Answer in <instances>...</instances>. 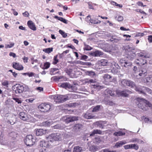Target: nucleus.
Listing matches in <instances>:
<instances>
[{"mask_svg":"<svg viewBox=\"0 0 152 152\" xmlns=\"http://www.w3.org/2000/svg\"><path fill=\"white\" fill-rule=\"evenodd\" d=\"M19 115L20 118L23 121H26L28 120L29 117L24 112H20Z\"/></svg>","mask_w":152,"mask_h":152,"instance_id":"nucleus-16","label":"nucleus"},{"mask_svg":"<svg viewBox=\"0 0 152 152\" xmlns=\"http://www.w3.org/2000/svg\"><path fill=\"white\" fill-rule=\"evenodd\" d=\"M135 86V84L131 80H129L127 87L133 88Z\"/></svg>","mask_w":152,"mask_h":152,"instance_id":"nucleus-31","label":"nucleus"},{"mask_svg":"<svg viewBox=\"0 0 152 152\" xmlns=\"http://www.w3.org/2000/svg\"><path fill=\"white\" fill-rule=\"evenodd\" d=\"M108 64V61L107 60H102L101 61L100 64L102 66H107Z\"/></svg>","mask_w":152,"mask_h":152,"instance_id":"nucleus-36","label":"nucleus"},{"mask_svg":"<svg viewBox=\"0 0 152 152\" xmlns=\"http://www.w3.org/2000/svg\"><path fill=\"white\" fill-rule=\"evenodd\" d=\"M83 150L81 147L79 146H75L73 149V152H82Z\"/></svg>","mask_w":152,"mask_h":152,"instance_id":"nucleus-28","label":"nucleus"},{"mask_svg":"<svg viewBox=\"0 0 152 152\" xmlns=\"http://www.w3.org/2000/svg\"><path fill=\"white\" fill-rule=\"evenodd\" d=\"M8 122L11 125H12L15 123V119L14 120L11 119L8 121Z\"/></svg>","mask_w":152,"mask_h":152,"instance_id":"nucleus-53","label":"nucleus"},{"mask_svg":"<svg viewBox=\"0 0 152 152\" xmlns=\"http://www.w3.org/2000/svg\"><path fill=\"white\" fill-rule=\"evenodd\" d=\"M36 140L31 135H28L26 137L24 142L27 146H32L34 144Z\"/></svg>","mask_w":152,"mask_h":152,"instance_id":"nucleus-3","label":"nucleus"},{"mask_svg":"<svg viewBox=\"0 0 152 152\" xmlns=\"http://www.w3.org/2000/svg\"><path fill=\"white\" fill-rule=\"evenodd\" d=\"M107 92L108 94H109L111 96H113L114 95L113 93L111 90H107Z\"/></svg>","mask_w":152,"mask_h":152,"instance_id":"nucleus-62","label":"nucleus"},{"mask_svg":"<svg viewBox=\"0 0 152 152\" xmlns=\"http://www.w3.org/2000/svg\"><path fill=\"white\" fill-rule=\"evenodd\" d=\"M119 62L121 66L128 69L130 68L132 65V63L131 62L123 58L121 59L119 61Z\"/></svg>","mask_w":152,"mask_h":152,"instance_id":"nucleus-6","label":"nucleus"},{"mask_svg":"<svg viewBox=\"0 0 152 152\" xmlns=\"http://www.w3.org/2000/svg\"><path fill=\"white\" fill-rule=\"evenodd\" d=\"M95 141L98 143H99L101 142V139L99 137H96L95 139Z\"/></svg>","mask_w":152,"mask_h":152,"instance_id":"nucleus-56","label":"nucleus"},{"mask_svg":"<svg viewBox=\"0 0 152 152\" xmlns=\"http://www.w3.org/2000/svg\"><path fill=\"white\" fill-rule=\"evenodd\" d=\"M53 50V48H48L43 49V51L46 53H49Z\"/></svg>","mask_w":152,"mask_h":152,"instance_id":"nucleus-39","label":"nucleus"},{"mask_svg":"<svg viewBox=\"0 0 152 152\" xmlns=\"http://www.w3.org/2000/svg\"><path fill=\"white\" fill-rule=\"evenodd\" d=\"M134 87H135V90L136 91L138 92L139 93L143 94L144 90L143 89V88L144 87V86H135Z\"/></svg>","mask_w":152,"mask_h":152,"instance_id":"nucleus-22","label":"nucleus"},{"mask_svg":"<svg viewBox=\"0 0 152 152\" xmlns=\"http://www.w3.org/2000/svg\"><path fill=\"white\" fill-rule=\"evenodd\" d=\"M52 98L53 99L54 102L56 103H63L69 99V98L67 94L65 95H55L52 96Z\"/></svg>","mask_w":152,"mask_h":152,"instance_id":"nucleus-1","label":"nucleus"},{"mask_svg":"<svg viewBox=\"0 0 152 152\" xmlns=\"http://www.w3.org/2000/svg\"><path fill=\"white\" fill-rule=\"evenodd\" d=\"M142 99H144L140 98H137V101L139 102V103L137 104V106L139 108L144 111H146L148 110V108L146 107H145L144 102L143 101Z\"/></svg>","mask_w":152,"mask_h":152,"instance_id":"nucleus-10","label":"nucleus"},{"mask_svg":"<svg viewBox=\"0 0 152 152\" xmlns=\"http://www.w3.org/2000/svg\"><path fill=\"white\" fill-rule=\"evenodd\" d=\"M27 24L28 27L33 31L36 30V27L35 26L34 23L31 21L29 20L27 22Z\"/></svg>","mask_w":152,"mask_h":152,"instance_id":"nucleus-17","label":"nucleus"},{"mask_svg":"<svg viewBox=\"0 0 152 152\" xmlns=\"http://www.w3.org/2000/svg\"><path fill=\"white\" fill-rule=\"evenodd\" d=\"M135 62L137 64L140 66L145 65L147 63L146 60L142 58L136 59L135 61Z\"/></svg>","mask_w":152,"mask_h":152,"instance_id":"nucleus-11","label":"nucleus"},{"mask_svg":"<svg viewBox=\"0 0 152 152\" xmlns=\"http://www.w3.org/2000/svg\"><path fill=\"white\" fill-rule=\"evenodd\" d=\"M59 69L57 68H52L50 69V74L51 75H55L56 74H59V72L58 71L54 73V72L58 70Z\"/></svg>","mask_w":152,"mask_h":152,"instance_id":"nucleus-32","label":"nucleus"},{"mask_svg":"<svg viewBox=\"0 0 152 152\" xmlns=\"http://www.w3.org/2000/svg\"><path fill=\"white\" fill-rule=\"evenodd\" d=\"M102 131L98 129L94 130L90 134V136H94L95 134H102Z\"/></svg>","mask_w":152,"mask_h":152,"instance_id":"nucleus-27","label":"nucleus"},{"mask_svg":"<svg viewBox=\"0 0 152 152\" xmlns=\"http://www.w3.org/2000/svg\"><path fill=\"white\" fill-rule=\"evenodd\" d=\"M88 58V56L86 55H83L82 56H81V58H80L81 60H86Z\"/></svg>","mask_w":152,"mask_h":152,"instance_id":"nucleus-58","label":"nucleus"},{"mask_svg":"<svg viewBox=\"0 0 152 152\" xmlns=\"http://www.w3.org/2000/svg\"><path fill=\"white\" fill-rule=\"evenodd\" d=\"M126 143L127 142L126 140H122L116 142L115 145V146L117 148H118Z\"/></svg>","mask_w":152,"mask_h":152,"instance_id":"nucleus-26","label":"nucleus"},{"mask_svg":"<svg viewBox=\"0 0 152 152\" xmlns=\"http://www.w3.org/2000/svg\"><path fill=\"white\" fill-rule=\"evenodd\" d=\"M125 132H124L121 131H119L115 132L113 134L114 135L116 136H122L125 135Z\"/></svg>","mask_w":152,"mask_h":152,"instance_id":"nucleus-30","label":"nucleus"},{"mask_svg":"<svg viewBox=\"0 0 152 152\" xmlns=\"http://www.w3.org/2000/svg\"><path fill=\"white\" fill-rule=\"evenodd\" d=\"M130 149L133 148L136 150H137L139 148V146L137 145L136 144H130Z\"/></svg>","mask_w":152,"mask_h":152,"instance_id":"nucleus-42","label":"nucleus"},{"mask_svg":"<svg viewBox=\"0 0 152 152\" xmlns=\"http://www.w3.org/2000/svg\"><path fill=\"white\" fill-rule=\"evenodd\" d=\"M38 108L41 112H46L50 110L51 105L49 104L42 103L38 106Z\"/></svg>","mask_w":152,"mask_h":152,"instance_id":"nucleus-4","label":"nucleus"},{"mask_svg":"<svg viewBox=\"0 0 152 152\" xmlns=\"http://www.w3.org/2000/svg\"><path fill=\"white\" fill-rule=\"evenodd\" d=\"M84 117L87 119H91L93 118V116L90 114H85L84 115Z\"/></svg>","mask_w":152,"mask_h":152,"instance_id":"nucleus-45","label":"nucleus"},{"mask_svg":"<svg viewBox=\"0 0 152 152\" xmlns=\"http://www.w3.org/2000/svg\"><path fill=\"white\" fill-rule=\"evenodd\" d=\"M13 99L16 102H17L18 104H20L22 102L18 98H13Z\"/></svg>","mask_w":152,"mask_h":152,"instance_id":"nucleus-54","label":"nucleus"},{"mask_svg":"<svg viewBox=\"0 0 152 152\" xmlns=\"http://www.w3.org/2000/svg\"><path fill=\"white\" fill-rule=\"evenodd\" d=\"M100 106L99 105H97L94 107L92 110L93 112H96L99 110L100 108Z\"/></svg>","mask_w":152,"mask_h":152,"instance_id":"nucleus-48","label":"nucleus"},{"mask_svg":"<svg viewBox=\"0 0 152 152\" xmlns=\"http://www.w3.org/2000/svg\"><path fill=\"white\" fill-rule=\"evenodd\" d=\"M40 146L41 147L47 148L49 145L48 142H46L44 140H42L40 142Z\"/></svg>","mask_w":152,"mask_h":152,"instance_id":"nucleus-21","label":"nucleus"},{"mask_svg":"<svg viewBox=\"0 0 152 152\" xmlns=\"http://www.w3.org/2000/svg\"><path fill=\"white\" fill-rule=\"evenodd\" d=\"M146 81L148 82H151L152 83V75H151L145 78Z\"/></svg>","mask_w":152,"mask_h":152,"instance_id":"nucleus-47","label":"nucleus"},{"mask_svg":"<svg viewBox=\"0 0 152 152\" xmlns=\"http://www.w3.org/2000/svg\"><path fill=\"white\" fill-rule=\"evenodd\" d=\"M12 67L18 70H21L23 69V66L18 63H13Z\"/></svg>","mask_w":152,"mask_h":152,"instance_id":"nucleus-13","label":"nucleus"},{"mask_svg":"<svg viewBox=\"0 0 152 152\" xmlns=\"http://www.w3.org/2000/svg\"><path fill=\"white\" fill-rule=\"evenodd\" d=\"M89 54L91 56L97 57L102 56L103 55V53L100 51L97 50L90 53Z\"/></svg>","mask_w":152,"mask_h":152,"instance_id":"nucleus-14","label":"nucleus"},{"mask_svg":"<svg viewBox=\"0 0 152 152\" xmlns=\"http://www.w3.org/2000/svg\"><path fill=\"white\" fill-rule=\"evenodd\" d=\"M84 47L83 48L84 50H91L92 48L88 45H87L85 43H84Z\"/></svg>","mask_w":152,"mask_h":152,"instance_id":"nucleus-38","label":"nucleus"},{"mask_svg":"<svg viewBox=\"0 0 152 152\" xmlns=\"http://www.w3.org/2000/svg\"><path fill=\"white\" fill-rule=\"evenodd\" d=\"M14 43H11L10 44L8 45H7L6 46V48H11L12 47L14 46Z\"/></svg>","mask_w":152,"mask_h":152,"instance_id":"nucleus-57","label":"nucleus"},{"mask_svg":"<svg viewBox=\"0 0 152 152\" xmlns=\"http://www.w3.org/2000/svg\"><path fill=\"white\" fill-rule=\"evenodd\" d=\"M12 88L16 94H20L24 91L23 86L19 84H16Z\"/></svg>","mask_w":152,"mask_h":152,"instance_id":"nucleus-7","label":"nucleus"},{"mask_svg":"<svg viewBox=\"0 0 152 152\" xmlns=\"http://www.w3.org/2000/svg\"><path fill=\"white\" fill-rule=\"evenodd\" d=\"M117 95L118 96L123 97H128L129 94L132 93L131 91L128 89H126L123 91L120 90H117L116 91Z\"/></svg>","mask_w":152,"mask_h":152,"instance_id":"nucleus-5","label":"nucleus"},{"mask_svg":"<svg viewBox=\"0 0 152 152\" xmlns=\"http://www.w3.org/2000/svg\"><path fill=\"white\" fill-rule=\"evenodd\" d=\"M59 32L64 38H66L67 36V34L66 33H65L64 31L61 30H60L59 31Z\"/></svg>","mask_w":152,"mask_h":152,"instance_id":"nucleus-46","label":"nucleus"},{"mask_svg":"<svg viewBox=\"0 0 152 152\" xmlns=\"http://www.w3.org/2000/svg\"><path fill=\"white\" fill-rule=\"evenodd\" d=\"M129 80L126 79H121L120 80V84L123 87H127Z\"/></svg>","mask_w":152,"mask_h":152,"instance_id":"nucleus-20","label":"nucleus"},{"mask_svg":"<svg viewBox=\"0 0 152 152\" xmlns=\"http://www.w3.org/2000/svg\"><path fill=\"white\" fill-rule=\"evenodd\" d=\"M126 51L125 57L130 61L132 60L135 57L136 54L134 49L128 46L125 49Z\"/></svg>","mask_w":152,"mask_h":152,"instance_id":"nucleus-2","label":"nucleus"},{"mask_svg":"<svg viewBox=\"0 0 152 152\" xmlns=\"http://www.w3.org/2000/svg\"><path fill=\"white\" fill-rule=\"evenodd\" d=\"M39 152H48V149L41 147L39 150Z\"/></svg>","mask_w":152,"mask_h":152,"instance_id":"nucleus-52","label":"nucleus"},{"mask_svg":"<svg viewBox=\"0 0 152 152\" xmlns=\"http://www.w3.org/2000/svg\"><path fill=\"white\" fill-rule=\"evenodd\" d=\"M54 17L55 18L57 19L58 20L61 22L62 21V20L63 19V18L62 17H58L57 16H55Z\"/></svg>","mask_w":152,"mask_h":152,"instance_id":"nucleus-59","label":"nucleus"},{"mask_svg":"<svg viewBox=\"0 0 152 152\" xmlns=\"http://www.w3.org/2000/svg\"><path fill=\"white\" fill-rule=\"evenodd\" d=\"M145 68H142L141 70V72L139 74V75L140 76H142L143 77H145L147 74V69L148 68V66L147 64L145 65Z\"/></svg>","mask_w":152,"mask_h":152,"instance_id":"nucleus-12","label":"nucleus"},{"mask_svg":"<svg viewBox=\"0 0 152 152\" xmlns=\"http://www.w3.org/2000/svg\"><path fill=\"white\" fill-rule=\"evenodd\" d=\"M106 123L107 122L105 121H99L96 122V125L97 127L102 129L104 128V124Z\"/></svg>","mask_w":152,"mask_h":152,"instance_id":"nucleus-15","label":"nucleus"},{"mask_svg":"<svg viewBox=\"0 0 152 152\" xmlns=\"http://www.w3.org/2000/svg\"><path fill=\"white\" fill-rule=\"evenodd\" d=\"M96 82L95 80H93V79L88 80L87 79L86 82L88 83H94Z\"/></svg>","mask_w":152,"mask_h":152,"instance_id":"nucleus-61","label":"nucleus"},{"mask_svg":"<svg viewBox=\"0 0 152 152\" xmlns=\"http://www.w3.org/2000/svg\"><path fill=\"white\" fill-rule=\"evenodd\" d=\"M52 124V121H47L43 123V125L45 126H49Z\"/></svg>","mask_w":152,"mask_h":152,"instance_id":"nucleus-40","label":"nucleus"},{"mask_svg":"<svg viewBox=\"0 0 152 152\" xmlns=\"http://www.w3.org/2000/svg\"><path fill=\"white\" fill-rule=\"evenodd\" d=\"M104 103L106 105H109L110 106L113 105L114 104V102L111 100L110 99H105Z\"/></svg>","mask_w":152,"mask_h":152,"instance_id":"nucleus-29","label":"nucleus"},{"mask_svg":"<svg viewBox=\"0 0 152 152\" xmlns=\"http://www.w3.org/2000/svg\"><path fill=\"white\" fill-rule=\"evenodd\" d=\"M103 77L105 80H108L111 78L112 77L108 74H105L103 76Z\"/></svg>","mask_w":152,"mask_h":152,"instance_id":"nucleus-49","label":"nucleus"},{"mask_svg":"<svg viewBox=\"0 0 152 152\" xmlns=\"http://www.w3.org/2000/svg\"><path fill=\"white\" fill-rule=\"evenodd\" d=\"M135 11H136L137 12H139L141 13L145 14V15H146V13L144 11L141 10L137 9L135 10Z\"/></svg>","mask_w":152,"mask_h":152,"instance_id":"nucleus-60","label":"nucleus"},{"mask_svg":"<svg viewBox=\"0 0 152 152\" xmlns=\"http://www.w3.org/2000/svg\"><path fill=\"white\" fill-rule=\"evenodd\" d=\"M130 142L134 143L137 142L139 143H141L142 142H143V141H142V140L139 139H138L136 138L132 139L131 140Z\"/></svg>","mask_w":152,"mask_h":152,"instance_id":"nucleus-33","label":"nucleus"},{"mask_svg":"<svg viewBox=\"0 0 152 152\" xmlns=\"http://www.w3.org/2000/svg\"><path fill=\"white\" fill-rule=\"evenodd\" d=\"M46 130H44L42 129H37L36 131V135L37 136H41L43 134L46 133Z\"/></svg>","mask_w":152,"mask_h":152,"instance_id":"nucleus-18","label":"nucleus"},{"mask_svg":"<svg viewBox=\"0 0 152 152\" xmlns=\"http://www.w3.org/2000/svg\"><path fill=\"white\" fill-rule=\"evenodd\" d=\"M86 74L87 75L94 78H96L97 76L96 74L92 71H88L86 72Z\"/></svg>","mask_w":152,"mask_h":152,"instance_id":"nucleus-25","label":"nucleus"},{"mask_svg":"<svg viewBox=\"0 0 152 152\" xmlns=\"http://www.w3.org/2000/svg\"><path fill=\"white\" fill-rule=\"evenodd\" d=\"M142 100H143V101L144 102V106L145 107H146L148 108V107H151L152 105L149 102L144 99H142Z\"/></svg>","mask_w":152,"mask_h":152,"instance_id":"nucleus-35","label":"nucleus"},{"mask_svg":"<svg viewBox=\"0 0 152 152\" xmlns=\"http://www.w3.org/2000/svg\"><path fill=\"white\" fill-rule=\"evenodd\" d=\"M82 127L83 126L81 124H75L73 126V129L75 131L77 132L80 131Z\"/></svg>","mask_w":152,"mask_h":152,"instance_id":"nucleus-23","label":"nucleus"},{"mask_svg":"<svg viewBox=\"0 0 152 152\" xmlns=\"http://www.w3.org/2000/svg\"><path fill=\"white\" fill-rule=\"evenodd\" d=\"M103 152H115V151H110L109 149L107 148H105L103 150Z\"/></svg>","mask_w":152,"mask_h":152,"instance_id":"nucleus-64","label":"nucleus"},{"mask_svg":"<svg viewBox=\"0 0 152 152\" xmlns=\"http://www.w3.org/2000/svg\"><path fill=\"white\" fill-rule=\"evenodd\" d=\"M142 53H143L142 52H141L140 53H138V56L139 57L144 58H149V57L147 55L142 54Z\"/></svg>","mask_w":152,"mask_h":152,"instance_id":"nucleus-44","label":"nucleus"},{"mask_svg":"<svg viewBox=\"0 0 152 152\" xmlns=\"http://www.w3.org/2000/svg\"><path fill=\"white\" fill-rule=\"evenodd\" d=\"M9 84V81L6 80L2 83V85L4 86H6L7 87H8Z\"/></svg>","mask_w":152,"mask_h":152,"instance_id":"nucleus-50","label":"nucleus"},{"mask_svg":"<svg viewBox=\"0 0 152 152\" xmlns=\"http://www.w3.org/2000/svg\"><path fill=\"white\" fill-rule=\"evenodd\" d=\"M111 72L114 74H115L118 72V70L116 69H113L111 70Z\"/></svg>","mask_w":152,"mask_h":152,"instance_id":"nucleus-63","label":"nucleus"},{"mask_svg":"<svg viewBox=\"0 0 152 152\" xmlns=\"http://www.w3.org/2000/svg\"><path fill=\"white\" fill-rule=\"evenodd\" d=\"M57 55H56L54 57V61L53 62V63L54 64H56L57 63V62H58V60L57 59Z\"/></svg>","mask_w":152,"mask_h":152,"instance_id":"nucleus-55","label":"nucleus"},{"mask_svg":"<svg viewBox=\"0 0 152 152\" xmlns=\"http://www.w3.org/2000/svg\"><path fill=\"white\" fill-rule=\"evenodd\" d=\"M91 150L93 152H95L98 150V147L96 146L92 145L90 147Z\"/></svg>","mask_w":152,"mask_h":152,"instance_id":"nucleus-41","label":"nucleus"},{"mask_svg":"<svg viewBox=\"0 0 152 152\" xmlns=\"http://www.w3.org/2000/svg\"><path fill=\"white\" fill-rule=\"evenodd\" d=\"M78 117L75 116H66L64 117L65 122L67 124L78 120Z\"/></svg>","mask_w":152,"mask_h":152,"instance_id":"nucleus-9","label":"nucleus"},{"mask_svg":"<svg viewBox=\"0 0 152 152\" xmlns=\"http://www.w3.org/2000/svg\"><path fill=\"white\" fill-rule=\"evenodd\" d=\"M50 65V63L48 62H46L44 64L43 69H47L48 68Z\"/></svg>","mask_w":152,"mask_h":152,"instance_id":"nucleus-43","label":"nucleus"},{"mask_svg":"<svg viewBox=\"0 0 152 152\" xmlns=\"http://www.w3.org/2000/svg\"><path fill=\"white\" fill-rule=\"evenodd\" d=\"M144 90V93L143 94H145V92H148L149 94H151L152 93V91L151 90L150 88L145 87H144L143 88Z\"/></svg>","mask_w":152,"mask_h":152,"instance_id":"nucleus-37","label":"nucleus"},{"mask_svg":"<svg viewBox=\"0 0 152 152\" xmlns=\"http://www.w3.org/2000/svg\"><path fill=\"white\" fill-rule=\"evenodd\" d=\"M115 19L116 20H117L118 21H121L123 20L124 18L123 16L119 15L118 16L117 19L116 17L115 18Z\"/></svg>","mask_w":152,"mask_h":152,"instance_id":"nucleus-51","label":"nucleus"},{"mask_svg":"<svg viewBox=\"0 0 152 152\" xmlns=\"http://www.w3.org/2000/svg\"><path fill=\"white\" fill-rule=\"evenodd\" d=\"M61 135L59 133H52L48 136V138L50 139V142H52L54 140L58 141L61 139Z\"/></svg>","mask_w":152,"mask_h":152,"instance_id":"nucleus-8","label":"nucleus"},{"mask_svg":"<svg viewBox=\"0 0 152 152\" xmlns=\"http://www.w3.org/2000/svg\"><path fill=\"white\" fill-rule=\"evenodd\" d=\"M120 40V38H119L116 37H112L110 39V41L111 42H113V43L117 42Z\"/></svg>","mask_w":152,"mask_h":152,"instance_id":"nucleus-34","label":"nucleus"},{"mask_svg":"<svg viewBox=\"0 0 152 152\" xmlns=\"http://www.w3.org/2000/svg\"><path fill=\"white\" fill-rule=\"evenodd\" d=\"M54 129H62L65 128L64 125L63 124H59L52 126Z\"/></svg>","mask_w":152,"mask_h":152,"instance_id":"nucleus-24","label":"nucleus"},{"mask_svg":"<svg viewBox=\"0 0 152 152\" xmlns=\"http://www.w3.org/2000/svg\"><path fill=\"white\" fill-rule=\"evenodd\" d=\"M60 86L66 88H72L74 91V87L73 86H71L70 85L68 84L67 83H63L61 84Z\"/></svg>","mask_w":152,"mask_h":152,"instance_id":"nucleus-19","label":"nucleus"}]
</instances>
